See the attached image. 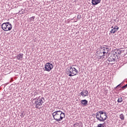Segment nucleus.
I'll list each match as a JSON object with an SVG mask.
<instances>
[{"label":"nucleus","mask_w":127,"mask_h":127,"mask_svg":"<svg viewBox=\"0 0 127 127\" xmlns=\"http://www.w3.org/2000/svg\"><path fill=\"white\" fill-rule=\"evenodd\" d=\"M113 53L115 54V55H118V56H120V54H122V51L117 50L116 51H114Z\"/></svg>","instance_id":"nucleus-12"},{"label":"nucleus","mask_w":127,"mask_h":127,"mask_svg":"<svg viewBox=\"0 0 127 127\" xmlns=\"http://www.w3.org/2000/svg\"><path fill=\"white\" fill-rule=\"evenodd\" d=\"M127 88V84H126L125 85L123 86L122 87V90H125V89H126Z\"/></svg>","instance_id":"nucleus-21"},{"label":"nucleus","mask_w":127,"mask_h":127,"mask_svg":"<svg viewBox=\"0 0 127 127\" xmlns=\"http://www.w3.org/2000/svg\"><path fill=\"white\" fill-rule=\"evenodd\" d=\"M120 119H121V121H125V116L123 114H121L119 116Z\"/></svg>","instance_id":"nucleus-14"},{"label":"nucleus","mask_w":127,"mask_h":127,"mask_svg":"<svg viewBox=\"0 0 127 127\" xmlns=\"http://www.w3.org/2000/svg\"><path fill=\"white\" fill-rule=\"evenodd\" d=\"M23 58V54H19L17 56V59L18 60H21V59H22Z\"/></svg>","instance_id":"nucleus-13"},{"label":"nucleus","mask_w":127,"mask_h":127,"mask_svg":"<svg viewBox=\"0 0 127 127\" xmlns=\"http://www.w3.org/2000/svg\"><path fill=\"white\" fill-rule=\"evenodd\" d=\"M103 51H107V50L106 49V48L105 49H103Z\"/></svg>","instance_id":"nucleus-29"},{"label":"nucleus","mask_w":127,"mask_h":127,"mask_svg":"<svg viewBox=\"0 0 127 127\" xmlns=\"http://www.w3.org/2000/svg\"><path fill=\"white\" fill-rule=\"evenodd\" d=\"M52 116L54 119L55 120L56 122H61V121H62V120L66 117L65 113L61 111H56L54 112L52 114Z\"/></svg>","instance_id":"nucleus-1"},{"label":"nucleus","mask_w":127,"mask_h":127,"mask_svg":"<svg viewBox=\"0 0 127 127\" xmlns=\"http://www.w3.org/2000/svg\"><path fill=\"white\" fill-rule=\"evenodd\" d=\"M118 87H119V86H117L115 88V89H117Z\"/></svg>","instance_id":"nucleus-31"},{"label":"nucleus","mask_w":127,"mask_h":127,"mask_svg":"<svg viewBox=\"0 0 127 127\" xmlns=\"http://www.w3.org/2000/svg\"><path fill=\"white\" fill-rule=\"evenodd\" d=\"M103 48L106 49V48H107V47L106 46H104V47H103Z\"/></svg>","instance_id":"nucleus-27"},{"label":"nucleus","mask_w":127,"mask_h":127,"mask_svg":"<svg viewBox=\"0 0 127 127\" xmlns=\"http://www.w3.org/2000/svg\"><path fill=\"white\" fill-rule=\"evenodd\" d=\"M124 83H125V81H123L121 83L122 85H123V84H124Z\"/></svg>","instance_id":"nucleus-30"},{"label":"nucleus","mask_w":127,"mask_h":127,"mask_svg":"<svg viewBox=\"0 0 127 127\" xmlns=\"http://www.w3.org/2000/svg\"><path fill=\"white\" fill-rule=\"evenodd\" d=\"M19 13L20 14H23V13H24V11H22V12H21V11H19Z\"/></svg>","instance_id":"nucleus-24"},{"label":"nucleus","mask_w":127,"mask_h":127,"mask_svg":"<svg viewBox=\"0 0 127 127\" xmlns=\"http://www.w3.org/2000/svg\"><path fill=\"white\" fill-rule=\"evenodd\" d=\"M78 96H79L80 97L82 96V97H83V98L85 97H87L89 96V92L88 91V90H84L80 92Z\"/></svg>","instance_id":"nucleus-8"},{"label":"nucleus","mask_w":127,"mask_h":127,"mask_svg":"<svg viewBox=\"0 0 127 127\" xmlns=\"http://www.w3.org/2000/svg\"><path fill=\"white\" fill-rule=\"evenodd\" d=\"M102 118H104V115H102Z\"/></svg>","instance_id":"nucleus-34"},{"label":"nucleus","mask_w":127,"mask_h":127,"mask_svg":"<svg viewBox=\"0 0 127 127\" xmlns=\"http://www.w3.org/2000/svg\"><path fill=\"white\" fill-rule=\"evenodd\" d=\"M24 116L25 115L23 114V113H21L20 115V117L22 118H24Z\"/></svg>","instance_id":"nucleus-23"},{"label":"nucleus","mask_w":127,"mask_h":127,"mask_svg":"<svg viewBox=\"0 0 127 127\" xmlns=\"http://www.w3.org/2000/svg\"><path fill=\"white\" fill-rule=\"evenodd\" d=\"M1 28L4 31H8L12 29V25L9 22L3 23L1 25Z\"/></svg>","instance_id":"nucleus-4"},{"label":"nucleus","mask_w":127,"mask_h":127,"mask_svg":"<svg viewBox=\"0 0 127 127\" xmlns=\"http://www.w3.org/2000/svg\"><path fill=\"white\" fill-rule=\"evenodd\" d=\"M101 58L102 59H106L107 58V54H103L101 56Z\"/></svg>","instance_id":"nucleus-18"},{"label":"nucleus","mask_w":127,"mask_h":127,"mask_svg":"<svg viewBox=\"0 0 127 127\" xmlns=\"http://www.w3.org/2000/svg\"><path fill=\"white\" fill-rule=\"evenodd\" d=\"M120 28L118 26H115V27L110 31V33L114 34L117 31L119 30Z\"/></svg>","instance_id":"nucleus-9"},{"label":"nucleus","mask_w":127,"mask_h":127,"mask_svg":"<svg viewBox=\"0 0 127 127\" xmlns=\"http://www.w3.org/2000/svg\"><path fill=\"white\" fill-rule=\"evenodd\" d=\"M72 69H73V72H74V74H76V75H77V73H79V71H78V70H77V69H76V68L72 67Z\"/></svg>","instance_id":"nucleus-16"},{"label":"nucleus","mask_w":127,"mask_h":127,"mask_svg":"<svg viewBox=\"0 0 127 127\" xmlns=\"http://www.w3.org/2000/svg\"><path fill=\"white\" fill-rule=\"evenodd\" d=\"M80 126H81V123H75L74 124H73V127H80Z\"/></svg>","instance_id":"nucleus-15"},{"label":"nucleus","mask_w":127,"mask_h":127,"mask_svg":"<svg viewBox=\"0 0 127 127\" xmlns=\"http://www.w3.org/2000/svg\"><path fill=\"white\" fill-rule=\"evenodd\" d=\"M101 3V0H92L91 3L93 5H97Z\"/></svg>","instance_id":"nucleus-10"},{"label":"nucleus","mask_w":127,"mask_h":127,"mask_svg":"<svg viewBox=\"0 0 127 127\" xmlns=\"http://www.w3.org/2000/svg\"><path fill=\"white\" fill-rule=\"evenodd\" d=\"M100 48H101V49H103V50L104 49V47H101Z\"/></svg>","instance_id":"nucleus-28"},{"label":"nucleus","mask_w":127,"mask_h":127,"mask_svg":"<svg viewBox=\"0 0 127 127\" xmlns=\"http://www.w3.org/2000/svg\"><path fill=\"white\" fill-rule=\"evenodd\" d=\"M53 67V64L50 63H47L45 65V69L44 70V71H47V72H50L51 70H52Z\"/></svg>","instance_id":"nucleus-6"},{"label":"nucleus","mask_w":127,"mask_h":127,"mask_svg":"<svg viewBox=\"0 0 127 127\" xmlns=\"http://www.w3.org/2000/svg\"><path fill=\"white\" fill-rule=\"evenodd\" d=\"M96 118L99 122H105L108 118L107 112H104V111H98L96 114Z\"/></svg>","instance_id":"nucleus-2"},{"label":"nucleus","mask_w":127,"mask_h":127,"mask_svg":"<svg viewBox=\"0 0 127 127\" xmlns=\"http://www.w3.org/2000/svg\"><path fill=\"white\" fill-rule=\"evenodd\" d=\"M104 125H105V124H99L97 127H104Z\"/></svg>","instance_id":"nucleus-22"},{"label":"nucleus","mask_w":127,"mask_h":127,"mask_svg":"<svg viewBox=\"0 0 127 127\" xmlns=\"http://www.w3.org/2000/svg\"><path fill=\"white\" fill-rule=\"evenodd\" d=\"M34 97H35V96H36V95H38V92H35L34 93Z\"/></svg>","instance_id":"nucleus-25"},{"label":"nucleus","mask_w":127,"mask_h":127,"mask_svg":"<svg viewBox=\"0 0 127 127\" xmlns=\"http://www.w3.org/2000/svg\"><path fill=\"white\" fill-rule=\"evenodd\" d=\"M106 51L102 52L103 54H108V53L109 52V48H106Z\"/></svg>","instance_id":"nucleus-17"},{"label":"nucleus","mask_w":127,"mask_h":127,"mask_svg":"<svg viewBox=\"0 0 127 127\" xmlns=\"http://www.w3.org/2000/svg\"><path fill=\"white\" fill-rule=\"evenodd\" d=\"M116 59H119V55L113 53L108 58L107 61H109V62H115Z\"/></svg>","instance_id":"nucleus-5"},{"label":"nucleus","mask_w":127,"mask_h":127,"mask_svg":"<svg viewBox=\"0 0 127 127\" xmlns=\"http://www.w3.org/2000/svg\"><path fill=\"white\" fill-rule=\"evenodd\" d=\"M34 18H35V16H32L30 18V21H34Z\"/></svg>","instance_id":"nucleus-19"},{"label":"nucleus","mask_w":127,"mask_h":127,"mask_svg":"<svg viewBox=\"0 0 127 127\" xmlns=\"http://www.w3.org/2000/svg\"><path fill=\"white\" fill-rule=\"evenodd\" d=\"M33 101H35L34 104L35 105L36 109H39V107H41L42 104H44V102H45V99L44 97L39 96L34 98Z\"/></svg>","instance_id":"nucleus-3"},{"label":"nucleus","mask_w":127,"mask_h":127,"mask_svg":"<svg viewBox=\"0 0 127 127\" xmlns=\"http://www.w3.org/2000/svg\"><path fill=\"white\" fill-rule=\"evenodd\" d=\"M111 28L114 29V27L113 26L111 27Z\"/></svg>","instance_id":"nucleus-33"},{"label":"nucleus","mask_w":127,"mask_h":127,"mask_svg":"<svg viewBox=\"0 0 127 127\" xmlns=\"http://www.w3.org/2000/svg\"><path fill=\"white\" fill-rule=\"evenodd\" d=\"M123 102V98H119L118 100V103H122Z\"/></svg>","instance_id":"nucleus-20"},{"label":"nucleus","mask_w":127,"mask_h":127,"mask_svg":"<svg viewBox=\"0 0 127 127\" xmlns=\"http://www.w3.org/2000/svg\"><path fill=\"white\" fill-rule=\"evenodd\" d=\"M67 75L69 77H73V76H76V73H74V70L73 69V67H71L68 68Z\"/></svg>","instance_id":"nucleus-7"},{"label":"nucleus","mask_w":127,"mask_h":127,"mask_svg":"<svg viewBox=\"0 0 127 127\" xmlns=\"http://www.w3.org/2000/svg\"><path fill=\"white\" fill-rule=\"evenodd\" d=\"M122 83H120V84H119L118 85H117V87H122Z\"/></svg>","instance_id":"nucleus-26"},{"label":"nucleus","mask_w":127,"mask_h":127,"mask_svg":"<svg viewBox=\"0 0 127 127\" xmlns=\"http://www.w3.org/2000/svg\"><path fill=\"white\" fill-rule=\"evenodd\" d=\"M82 106H86L88 105V101L86 99L81 100L80 101Z\"/></svg>","instance_id":"nucleus-11"},{"label":"nucleus","mask_w":127,"mask_h":127,"mask_svg":"<svg viewBox=\"0 0 127 127\" xmlns=\"http://www.w3.org/2000/svg\"><path fill=\"white\" fill-rule=\"evenodd\" d=\"M107 127H111V126H108V125H107Z\"/></svg>","instance_id":"nucleus-32"}]
</instances>
